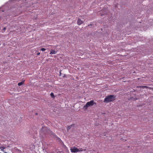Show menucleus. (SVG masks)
I'll use <instances>...</instances> for the list:
<instances>
[{"mask_svg": "<svg viewBox=\"0 0 153 153\" xmlns=\"http://www.w3.org/2000/svg\"><path fill=\"white\" fill-rule=\"evenodd\" d=\"M115 96L113 95H108L104 99V102H110L112 101L115 100Z\"/></svg>", "mask_w": 153, "mask_h": 153, "instance_id": "obj_1", "label": "nucleus"}, {"mask_svg": "<svg viewBox=\"0 0 153 153\" xmlns=\"http://www.w3.org/2000/svg\"><path fill=\"white\" fill-rule=\"evenodd\" d=\"M96 104V103L94 102V100H91L87 102L85 105L84 106L83 108L86 109L88 107L92 106L94 104Z\"/></svg>", "mask_w": 153, "mask_h": 153, "instance_id": "obj_2", "label": "nucleus"}, {"mask_svg": "<svg viewBox=\"0 0 153 153\" xmlns=\"http://www.w3.org/2000/svg\"><path fill=\"white\" fill-rule=\"evenodd\" d=\"M70 150L72 152H79V149L76 148L75 147H73L71 148Z\"/></svg>", "mask_w": 153, "mask_h": 153, "instance_id": "obj_3", "label": "nucleus"}, {"mask_svg": "<svg viewBox=\"0 0 153 153\" xmlns=\"http://www.w3.org/2000/svg\"><path fill=\"white\" fill-rule=\"evenodd\" d=\"M83 21H82L80 19H79L77 22V24L79 25H80L83 23Z\"/></svg>", "mask_w": 153, "mask_h": 153, "instance_id": "obj_4", "label": "nucleus"}, {"mask_svg": "<svg viewBox=\"0 0 153 153\" xmlns=\"http://www.w3.org/2000/svg\"><path fill=\"white\" fill-rule=\"evenodd\" d=\"M57 52L56 51L54 50H52L51 52L50 53V54H55Z\"/></svg>", "mask_w": 153, "mask_h": 153, "instance_id": "obj_5", "label": "nucleus"}, {"mask_svg": "<svg viewBox=\"0 0 153 153\" xmlns=\"http://www.w3.org/2000/svg\"><path fill=\"white\" fill-rule=\"evenodd\" d=\"M5 149V148L4 147L0 146V149L2 151H3V152H4V149Z\"/></svg>", "mask_w": 153, "mask_h": 153, "instance_id": "obj_6", "label": "nucleus"}, {"mask_svg": "<svg viewBox=\"0 0 153 153\" xmlns=\"http://www.w3.org/2000/svg\"><path fill=\"white\" fill-rule=\"evenodd\" d=\"M24 84V82H21L18 83V85L19 86H21Z\"/></svg>", "mask_w": 153, "mask_h": 153, "instance_id": "obj_7", "label": "nucleus"}, {"mask_svg": "<svg viewBox=\"0 0 153 153\" xmlns=\"http://www.w3.org/2000/svg\"><path fill=\"white\" fill-rule=\"evenodd\" d=\"M79 149V152H82V151H85L86 150V149H83L82 148H80Z\"/></svg>", "mask_w": 153, "mask_h": 153, "instance_id": "obj_8", "label": "nucleus"}, {"mask_svg": "<svg viewBox=\"0 0 153 153\" xmlns=\"http://www.w3.org/2000/svg\"><path fill=\"white\" fill-rule=\"evenodd\" d=\"M73 126V125H71L69 126H68V128H67L68 130H69V129H70L71 128V127Z\"/></svg>", "mask_w": 153, "mask_h": 153, "instance_id": "obj_9", "label": "nucleus"}, {"mask_svg": "<svg viewBox=\"0 0 153 153\" xmlns=\"http://www.w3.org/2000/svg\"><path fill=\"white\" fill-rule=\"evenodd\" d=\"M50 95L53 98L54 97V94L53 93H51V94H50Z\"/></svg>", "mask_w": 153, "mask_h": 153, "instance_id": "obj_10", "label": "nucleus"}, {"mask_svg": "<svg viewBox=\"0 0 153 153\" xmlns=\"http://www.w3.org/2000/svg\"><path fill=\"white\" fill-rule=\"evenodd\" d=\"M45 50H46V49L44 48H41V51H45Z\"/></svg>", "mask_w": 153, "mask_h": 153, "instance_id": "obj_11", "label": "nucleus"}, {"mask_svg": "<svg viewBox=\"0 0 153 153\" xmlns=\"http://www.w3.org/2000/svg\"><path fill=\"white\" fill-rule=\"evenodd\" d=\"M142 88H147V87L146 86H142L141 87Z\"/></svg>", "mask_w": 153, "mask_h": 153, "instance_id": "obj_12", "label": "nucleus"}, {"mask_svg": "<svg viewBox=\"0 0 153 153\" xmlns=\"http://www.w3.org/2000/svg\"><path fill=\"white\" fill-rule=\"evenodd\" d=\"M40 54V53H38L37 54V55H39Z\"/></svg>", "mask_w": 153, "mask_h": 153, "instance_id": "obj_13", "label": "nucleus"}, {"mask_svg": "<svg viewBox=\"0 0 153 153\" xmlns=\"http://www.w3.org/2000/svg\"><path fill=\"white\" fill-rule=\"evenodd\" d=\"M6 29V27H4V30H5Z\"/></svg>", "mask_w": 153, "mask_h": 153, "instance_id": "obj_14", "label": "nucleus"}, {"mask_svg": "<svg viewBox=\"0 0 153 153\" xmlns=\"http://www.w3.org/2000/svg\"><path fill=\"white\" fill-rule=\"evenodd\" d=\"M60 75H61V72H60Z\"/></svg>", "mask_w": 153, "mask_h": 153, "instance_id": "obj_15", "label": "nucleus"}]
</instances>
